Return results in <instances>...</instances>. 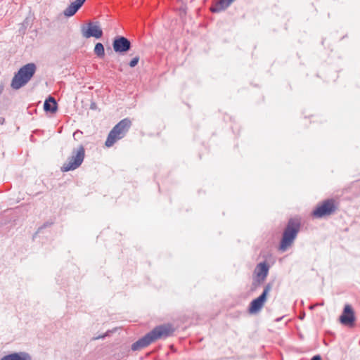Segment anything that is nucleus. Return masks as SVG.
I'll list each match as a JSON object with an SVG mask.
<instances>
[{
	"mask_svg": "<svg viewBox=\"0 0 360 360\" xmlns=\"http://www.w3.org/2000/svg\"><path fill=\"white\" fill-rule=\"evenodd\" d=\"M85 157V149L82 145L73 148L71 155L61 167L62 172H69L77 169L83 162Z\"/></svg>",
	"mask_w": 360,
	"mask_h": 360,
	"instance_id": "obj_5",
	"label": "nucleus"
},
{
	"mask_svg": "<svg viewBox=\"0 0 360 360\" xmlns=\"http://www.w3.org/2000/svg\"><path fill=\"white\" fill-rule=\"evenodd\" d=\"M1 360H15L12 354L4 356Z\"/></svg>",
	"mask_w": 360,
	"mask_h": 360,
	"instance_id": "obj_18",
	"label": "nucleus"
},
{
	"mask_svg": "<svg viewBox=\"0 0 360 360\" xmlns=\"http://www.w3.org/2000/svg\"><path fill=\"white\" fill-rule=\"evenodd\" d=\"M269 271V266L265 262L259 263L255 269V281L258 283L263 282L266 278Z\"/></svg>",
	"mask_w": 360,
	"mask_h": 360,
	"instance_id": "obj_11",
	"label": "nucleus"
},
{
	"mask_svg": "<svg viewBox=\"0 0 360 360\" xmlns=\"http://www.w3.org/2000/svg\"><path fill=\"white\" fill-rule=\"evenodd\" d=\"M311 360H322L319 355H316L313 356Z\"/></svg>",
	"mask_w": 360,
	"mask_h": 360,
	"instance_id": "obj_20",
	"label": "nucleus"
},
{
	"mask_svg": "<svg viewBox=\"0 0 360 360\" xmlns=\"http://www.w3.org/2000/svg\"><path fill=\"white\" fill-rule=\"evenodd\" d=\"M269 288H270V285H269V284H268L265 287L263 292L257 298L253 300L250 302L249 308H248V312L250 314H257L261 311V309H262V307L264 304V302L266 300V295H267Z\"/></svg>",
	"mask_w": 360,
	"mask_h": 360,
	"instance_id": "obj_7",
	"label": "nucleus"
},
{
	"mask_svg": "<svg viewBox=\"0 0 360 360\" xmlns=\"http://www.w3.org/2000/svg\"><path fill=\"white\" fill-rule=\"evenodd\" d=\"M337 205L334 199H327L313 210L312 214L316 218L330 216L335 212Z\"/></svg>",
	"mask_w": 360,
	"mask_h": 360,
	"instance_id": "obj_6",
	"label": "nucleus"
},
{
	"mask_svg": "<svg viewBox=\"0 0 360 360\" xmlns=\"http://www.w3.org/2000/svg\"><path fill=\"white\" fill-rule=\"evenodd\" d=\"M102 35L103 31L98 22H89L88 24V28L85 31H83V36L86 38L95 37L99 39Z\"/></svg>",
	"mask_w": 360,
	"mask_h": 360,
	"instance_id": "obj_10",
	"label": "nucleus"
},
{
	"mask_svg": "<svg viewBox=\"0 0 360 360\" xmlns=\"http://www.w3.org/2000/svg\"><path fill=\"white\" fill-rule=\"evenodd\" d=\"M174 328L171 324H162L155 327L151 331L139 339L131 345L132 351L141 350L159 339H166L172 335Z\"/></svg>",
	"mask_w": 360,
	"mask_h": 360,
	"instance_id": "obj_1",
	"label": "nucleus"
},
{
	"mask_svg": "<svg viewBox=\"0 0 360 360\" xmlns=\"http://www.w3.org/2000/svg\"><path fill=\"white\" fill-rule=\"evenodd\" d=\"M284 317H285V316H281V317L276 318V319H275V321H275V322H278V321H280L283 320V319H284Z\"/></svg>",
	"mask_w": 360,
	"mask_h": 360,
	"instance_id": "obj_21",
	"label": "nucleus"
},
{
	"mask_svg": "<svg viewBox=\"0 0 360 360\" xmlns=\"http://www.w3.org/2000/svg\"><path fill=\"white\" fill-rule=\"evenodd\" d=\"M316 305H314V306H311L310 307V309H313L314 307H315Z\"/></svg>",
	"mask_w": 360,
	"mask_h": 360,
	"instance_id": "obj_23",
	"label": "nucleus"
},
{
	"mask_svg": "<svg viewBox=\"0 0 360 360\" xmlns=\"http://www.w3.org/2000/svg\"><path fill=\"white\" fill-rule=\"evenodd\" d=\"M302 227L300 217H291L288 219L282 234L279 244V250L282 252L287 251L293 245Z\"/></svg>",
	"mask_w": 360,
	"mask_h": 360,
	"instance_id": "obj_2",
	"label": "nucleus"
},
{
	"mask_svg": "<svg viewBox=\"0 0 360 360\" xmlns=\"http://www.w3.org/2000/svg\"><path fill=\"white\" fill-rule=\"evenodd\" d=\"M233 1L230 0H219L211 8V11L218 13L228 8Z\"/></svg>",
	"mask_w": 360,
	"mask_h": 360,
	"instance_id": "obj_12",
	"label": "nucleus"
},
{
	"mask_svg": "<svg viewBox=\"0 0 360 360\" xmlns=\"http://www.w3.org/2000/svg\"><path fill=\"white\" fill-rule=\"evenodd\" d=\"M86 0H75V3L80 7L84 4Z\"/></svg>",
	"mask_w": 360,
	"mask_h": 360,
	"instance_id": "obj_19",
	"label": "nucleus"
},
{
	"mask_svg": "<svg viewBox=\"0 0 360 360\" xmlns=\"http://www.w3.org/2000/svg\"><path fill=\"white\" fill-rule=\"evenodd\" d=\"M339 319L340 322L344 326H352L354 324L356 320L354 311L350 304L345 305Z\"/></svg>",
	"mask_w": 360,
	"mask_h": 360,
	"instance_id": "obj_8",
	"label": "nucleus"
},
{
	"mask_svg": "<svg viewBox=\"0 0 360 360\" xmlns=\"http://www.w3.org/2000/svg\"><path fill=\"white\" fill-rule=\"evenodd\" d=\"M131 125V122L128 118L119 122L108 134L105 145L107 147L112 146L117 141L122 139L126 135Z\"/></svg>",
	"mask_w": 360,
	"mask_h": 360,
	"instance_id": "obj_4",
	"label": "nucleus"
},
{
	"mask_svg": "<svg viewBox=\"0 0 360 360\" xmlns=\"http://www.w3.org/2000/svg\"><path fill=\"white\" fill-rule=\"evenodd\" d=\"M12 355L15 360H32L30 355L26 352H15Z\"/></svg>",
	"mask_w": 360,
	"mask_h": 360,
	"instance_id": "obj_15",
	"label": "nucleus"
},
{
	"mask_svg": "<svg viewBox=\"0 0 360 360\" xmlns=\"http://www.w3.org/2000/svg\"><path fill=\"white\" fill-rule=\"evenodd\" d=\"M37 65L33 63H27L19 69L14 75L11 86L13 89H19L26 85L34 75Z\"/></svg>",
	"mask_w": 360,
	"mask_h": 360,
	"instance_id": "obj_3",
	"label": "nucleus"
},
{
	"mask_svg": "<svg viewBox=\"0 0 360 360\" xmlns=\"http://www.w3.org/2000/svg\"><path fill=\"white\" fill-rule=\"evenodd\" d=\"M75 1L72 2L64 11V15L68 17L74 15L76 12L80 8Z\"/></svg>",
	"mask_w": 360,
	"mask_h": 360,
	"instance_id": "obj_14",
	"label": "nucleus"
},
{
	"mask_svg": "<svg viewBox=\"0 0 360 360\" xmlns=\"http://www.w3.org/2000/svg\"><path fill=\"white\" fill-rule=\"evenodd\" d=\"M131 46L130 41L122 36L115 37L112 42L114 51L118 53H123L130 50Z\"/></svg>",
	"mask_w": 360,
	"mask_h": 360,
	"instance_id": "obj_9",
	"label": "nucleus"
},
{
	"mask_svg": "<svg viewBox=\"0 0 360 360\" xmlns=\"http://www.w3.org/2000/svg\"><path fill=\"white\" fill-rule=\"evenodd\" d=\"M94 53L100 58H103L105 56L104 46L101 43L98 42L96 44L94 47Z\"/></svg>",
	"mask_w": 360,
	"mask_h": 360,
	"instance_id": "obj_16",
	"label": "nucleus"
},
{
	"mask_svg": "<svg viewBox=\"0 0 360 360\" xmlns=\"http://www.w3.org/2000/svg\"><path fill=\"white\" fill-rule=\"evenodd\" d=\"M323 304H321V303H319V304H316V305H322Z\"/></svg>",
	"mask_w": 360,
	"mask_h": 360,
	"instance_id": "obj_24",
	"label": "nucleus"
},
{
	"mask_svg": "<svg viewBox=\"0 0 360 360\" xmlns=\"http://www.w3.org/2000/svg\"><path fill=\"white\" fill-rule=\"evenodd\" d=\"M139 61V57L136 56L133 59L131 60L129 65L131 68H134L138 64Z\"/></svg>",
	"mask_w": 360,
	"mask_h": 360,
	"instance_id": "obj_17",
	"label": "nucleus"
},
{
	"mask_svg": "<svg viewBox=\"0 0 360 360\" xmlns=\"http://www.w3.org/2000/svg\"><path fill=\"white\" fill-rule=\"evenodd\" d=\"M44 109L46 112H55L57 110V103L55 98L49 96L44 102Z\"/></svg>",
	"mask_w": 360,
	"mask_h": 360,
	"instance_id": "obj_13",
	"label": "nucleus"
},
{
	"mask_svg": "<svg viewBox=\"0 0 360 360\" xmlns=\"http://www.w3.org/2000/svg\"><path fill=\"white\" fill-rule=\"evenodd\" d=\"M286 323H287V321H284V322L282 323V325H283V326H285L286 325Z\"/></svg>",
	"mask_w": 360,
	"mask_h": 360,
	"instance_id": "obj_22",
	"label": "nucleus"
}]
</instances>
